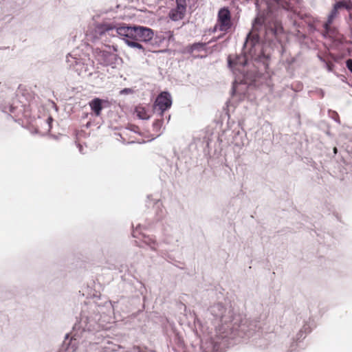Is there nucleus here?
I'll list each match as a JSON object with an SVG mask.
<instances>
[{
	"label": "nucleus",
	"mask_w": 352,
	"mask_h": 352,
	"mask_svg": "<svg viewBox=\"0 0 352 352\" xmlns=\"http://www.w3.org/2000/svg\"><path fill=\"white\" fill-rule=\"evenodd\" d=\"M233 25L230 11L228 8H222L217 13V21L212 32L219 31L224 35L232 31Z\"/></svg>",
	"instance_id": "f257e3e1"
},
{
	"label": "nucleus",
	"mask_w": 352,
	"mask_h": 352,
	"mask_svg": "<svg viewBox=\"0 0 352 352\" xmlns=\"http://www.w3.org/2000/svg\"><path fill=\"white\" fill-rule=\"evenodd\" d=\"M172 105V98L170 94L163 91L156 98L153 104V111L157 112L160 117H163L164 113L170 109Z\"/></svg>",
	"instance_id": "f03ea898"
},
{
	"label": "nucleus",
	"mask_w": 352,
	"mask_h": 352,
	"mask_svg": "<svg viewBox=\"0 0 352 352\" xmlns=\"http://www.w3.org/2000/svg\"><path fill=\"white\" fill-rule=\"evenodd\" d=\"M338 14V10L333 6V10L328 16L327 21L324 24V35L325 36L336 37L338 32L336 28L331 27V24Z\"/></svg>",
	"instance_id": "7ed1b4c3"
},
{
	"label": "nucleus",
	"mask_w": 352,
	"mask_h": 352,
	"mask_svg": "<svg viewBox=\"0 0 352 352\" xmlns=\"http://www.w3.org/2000/svg\"><path fill=\"white\" fill-rule=\"evenodd\" d=\"M135 29L133 40L147 42L153 37V32L150 28L139 26L135 27Z\"/></svg>",
	"instance_id": "20e7f679"
},
{
	"label": "nucleus",
	"mask_w": 352,
	"mask_h": 352,
	"mask_svg": "<svg viewBox=\"0 0 352 352\" xmlns=\"http://www.w3.org/2000/svg\"><path fill=\"white\" fill-rule=\"evenodd\" d=\"M229 67L233 69H239L240 67H243L247 63L245 55H236L232 56L230 55L228 58Z\"/></svg>",
	"instance_id": "39448f33"
},
{
	"label": "nucleus",
	"mask_w": 352,
	"mask_h": 352,
	"mask_svg": "<svg viewBox=\"0 0 352 352\" xmlns=\"http://www.w3.org/2000/svg\"><path fill=\"white\" fill-rule=\"evenodd\" d=\"M258 41L259 38L257 34H256L255 36H252L250 33L248 35L245 43L244 44L245 53L248 52L250 54H251V52L253 48H255V52L257 50V49H259L260 45ZM255 56H256V54Z\"/></svg>",
	"instance_id": "423d86ee"
},
{
	"label": "nucleus",
	"mask_w": 352,
	"mask_h": 352,
	"mask_svg": "<svg viewBox=\"0 0 352 352\" xmlns=\"http://www.w3.org/2000/svg\"><path fill=\"white\" fill-rule=\"evenodd\" d=\"M116 32L126 43L128 41L133 40L135 29V27L120 26L116 28Z\"/></svg>",
	"instance_id": "0eeeda50"
},
{
	"label": "nucleus",
	"mask_w": 352,
	"mask_h": 352,
	"mask_svg": "<svg viewBox=\"0 0 352 352\" xmlns=\"http://www.w3.org/2000/svg\"><path fill=\"white\" fill-rule=\"evenodd\" d=\"M102 100L96 98L93 99L91 101L89 102V104L92 110L94 111L95 116H99L101 113V111L103 108L102 107Z\"/></svg>",
	"instance_id": "6e6552de"
},
{
	"label": "nucleus",
	"mask_w": 352,
	"mask_h": 352,
	"mask_svg": "<svg viewBox=\"0 0 352 352\" xmlns=\"http://www.w3.org/2000/svg\"><path fill=\"white\" fill-rule=\"evenodd\" d=\"M111 54L106 51H99L98 52V60L104 65H108L110 63L109 58Z\"/></svg>",
	"instance_id": "1a4fd4ad"
},
{
	"label": "nucleus",
	"mask_w": 352,
	"mask_h": 352,
	"mask_svg": "<svg viewBox=\"0 0 352 352\" xmlns=\"http://www.w3.org/2000/svg\"><path fill=\"white\" fill-rule=\"evenodd\" d=\"M135 113L140 119L148 120L150 118L148 111L142 105H138L135 107Z\"/></svg>",
	"instance_id": "9d476101"
},
{
	"label": "nucleus",
	"mask_w": 352,
	"mask_h": 352,
	"mask_svg": "<svg viewBox=\"0 0 352 352\" xmlns=\"http://www.w3.org/2000/svg\"><path fill=\"white\" fill-rule=\"evenodd\" d=\"M186 10H179L178 7L173 9L170 12V18L173 21H178L184 18Z\"/></svg>",
	"instance_id": "9b49d317"
},
{
	"label": "nucleus",
	"mask_w": 352,
	"mask_h": 352,
	"mask_svg": "<svg viewBox=\"0 0 352 352\" xmlns=\"http://www.w3.org/2000/svg\"><path fill=\"white\" fill-rule=\"evenodd\" d=\"M116 28H117L111 23H102L97 26V31L101 35L110 30H116Z\"/></svg>",
	"instance_id": "f8f14e48"
},
{
	"label": "nucleus",
	"mask_w": 352,
	"mask_h": 352,
	"mask_svg": "<svg viewBox=\"0 0 352 352\" xmlns=\"http://www.w3.org/2000/svg\"><path fill=\"white\" fill-rule=\"evenodd\" d=\"M334 7L338 10L341 8H346V10H350L351 8V3L350 1H340L337 2Z\"/></svg>",
	"instance_id": "ddd939ff"
},
{
	"label": "nucleus",
	"mask_w": 352,
	"mask_h": 352,
	"mask_svg": "<svg viewBox=\"0 0 352 352\" xmlns=\"http://www.w3.org/2000/svg\"><path fill=\"white\" fill-rule=\"evenodd\" d=\"M276 1L279 6L286 10H289L292 8L293 0H274Z\"/></svg>",
	"instance_id": "4468645a"
},
{
	"label": "nucleus",
	"mask_w": 352,
	"mask_h": 352,
	"mask_svg": "<svg viewBox=\"0 0 352 352\" xmlns=\"http://www.w3.org/2000/svg\"><path fill=\"white\" fill-rule=\"evenodd\" d=\"M127 45L131 47L143 50V47L138 43V41L130 40L126 42Z\"/></svg>",
	"instance_id": "2eb2a0df"
},
{
	"label": "nucleus",
	"mask_w": 352,
	"mask_h": 352,
	"mask_svg": "<svg viewBox=\"0 0 352 352\" xmlns=\"http://www.w3.org/2000/svg\"><path fill=\"white\" fill-rule=\"evenodd\" d=\"M177 7L179 10H186V0H176Z\"/></svg>",
	"instance_id": "dca6fc26"
},
{
	"label": "nucleus",
	"mask_w": 352,
	"mask_h": 352,
	"mask_svg": "<svg viewBox=\"0 0 352 352\" xmlns=\"http://www.w3.org/2000/svg\"><path fill=\"white\" fill-rule=\"evenodd\" d=\"M206 44L203 43H197L192 45L191 49L192 50H197L199 48H204L205 47Z\"/></svg>",
	"instance_id": "f3484780"
},
{
	"label": "nucleus",
	"mask_w": 352,
	"mask_h": 352,
	"mask_svg": "<svg viewBox=\"0 0 352 352\" xmlns=\"http://www.w3.org/2000/svg\"><path fill=\"white\" fill-rule=\"evenodd\" d=\"M346 65L349 70L352 73V59H348L346 61Z\"/></svg>",
	"instance_id": "a211bd4d"
},
{
	"label": "nucleus",
	"mask_w": 352,
	"mask_h": 352,
	"mask_svg": "<svg viewBox=\"0 0 352 352\" xmlns=\"http://www.w3.org/2000/svg\"><path fill=\"white\" fill-rule=\"evenodd\" d=\"M162 124V120H157L156 121H155V122L153 123V126L155 127H160L161 125Z\"/></svg>",
	"instance_id": "6ab92c4d"
},
{
	"label": "nucleus",
	"mask_w": 352,
	"mask_h": 352,
	"mask_svg": "<svg viewBox=\"0 0 352 352\" xmlns=\"http://www.w3.org/2000/svg\"><path fill=\"white\" fill-rule=\"evenodd\" d=\"M52 121H53V118H52L51 116H50V117L47 119V124H48V125H49V129H48V130H50V129H51V127H52L51 124H52Z\"/></svg>",
	"instance_id": "aec40b11"
},
{
	"label": "nucleus",
	"mask_w": 352,
	"mask_h": 352,
	"mask_svg": "<svg viewBox=\"0 0 352 352\" xmlns=\"http://www.w3.org/2000/svg\"><path fill=\"white\" fill-rule=\"evenodd\" d=\"M131 92V89H124L120 91V94H129Z\"/></svg>",
	"instance_id": "412c9836"
},
{
	"label": "nucleus",
	"mask_w": 352,
	"mask_h": 352,
	"mask_svg": "<svg viewBox=\"0 0 352 352\" xmlns=\"http://www.w3.org/2000/svg\"><path fill=\"white\" fill-rule=\"evenodd\" d=\"M260 22V19L257 18L255 19V23H259Z\"/></svg>",
	"instance_id": "4be33fe9"
},
{
	"label": "nucleus",
	"mask_w": 352,
	"mask_h": 352,
	"mask_svg": "<svg viewBox=\"0 0 352 352\" xmlns=\"http://www.w3.org/2000/svg\"><path fill=\"white\" fill-rule=\"evenodd\" d=\"M217 38H213L211 41H216Z\"/></svg>",
	"instance_id": "5701e85b"
},
{
	"label": "nucleus",
	"mask_w": 352,
	"mask_h": 352,
	"mask_svg": "<svg viewBox=\"0 0 352 352\" xmlns=\"http://www.w3.org/2000/svg\"><path fill=\"white\" fill-rule=\"evenodd\" d=\"M334 151H335V153L337 151L336 148H334Z\"/></svg>",
	"instance_id": "b1692460"
}]
</instances>
